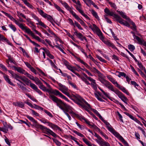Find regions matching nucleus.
<instances>
[{
    "label": "nucleus",
    "mask_w": 146,
    "mask_h": 146,
    "mask_svg": "<svg viewBox=\"0 0 146 146\" xmlns=\"http://www.w3.org/2000/svg\"><path fill=\"white\" fill-rule=\"evenodd\" d=\"M78 21L82 25L85 26L86 24L77 15L75 17Z\"/></svg>",
    "instance_id": "e433bc0d"
},
{
    "label": "nucleus",
    "mask_w": 146,
    "mask_h": 146,
    "mask_svg": "<svg viewBox=\"0 0 146 146\" xmlns=\"http://www.w3.org/2000/svg\"><path fill=\"white\" fill-rule=\"evenodd\" d=\"M116 73V75L119 77H120L121 76L126 77V74L124 72L119 71H117Z\"/></svg>",
    "instance_id": "c9c22d12"
},
{
    "label": "nucleus",
    "mask_w": 146,
    "mask_h": 146,
    "mask_svg": "<svg viewBox=\"0 0 146 146\" xmlns=\"http://www.w3.org/2000/svg\"><path fill=\"white\" fill-rule=\"evenodd\" d=\"M3 12L11 20L13 21L16 25L18 26L20 24V23L19 22L15 19L11 15H9L7 13H5L4 11H3Z\"/></svg>",
    "instance_id": "dca6fc26"
},
{
    "label": "nucleus",
    "mask_w": 146,
    "mask_h": 146,
    "mask_svg": "<svg viewBox=\"0 0 146 146\" xmlns=\"http://www.w3.org/2000/svg\"><path fill=\"white\" fill-rule=\"evenodd\" d=\"M82 119L85 121L87 124L90 126L91 128L94 127L95 126L94 124H93L92 123H91L90 122L86 119L84 117H82Z\"/></svg>",
    "instance_id": "473e14b6"
},
{
    "label": "nucleus",
    "mask_w": 146,
    "mask_h": 146,
    "mask_svg": "<svg viewBox=\"0 0 146 146\" xmlns=\"http://www.w3.org/2000/svg\"><path fill=\"white\" fill-rule=\"evenodd\" d=\"M56 92L54 94V95H56V96H58L59 97H60L61 98L64 99L67 102H69V100L68 99L66 98L65 96H64L63 95L62 93H61L59 91L57 90L56 91Z\"/></svg>",
    "instance_id": "412c9836"
},
{
    "label": "nucleus",
    "mask_w": 146,
    "mask_h": 146,
    "mask_svg": "<svg viewBox=\"0 0 146 146\" xmlns=\"http://www.w3.org/2000/svg\"><path fill=\"white\" fill-rule=\"evenodd\" d=\"M72 131L73 133H74L76 134L78 136L80 137H82L83 138L85 137V136L83 134H82L81 133L79 132H78V131H77L76 130H73Z\"/></svg>",
    "instance_id": "c03bdc74"
},
{
    "label": "nucleus",
    "mask_w": 146,
    "mask_h": 146,
    "mask_svg": "<svg viewBox=\"0 0 146 146\" xmlns=\"http://www.w3.org/2000/svg\"><path fill=\"white\" fill-rule=\"evenodd\" d=\"M125 50L128 52L129 55L133 58L135 61L136 62H137V60L136 58L134 56V55L131 53L127 49H125Z\"/></svg>",
    "instance_id": "13d9d810"
},
{
    "label": "nucleus",
    "mask_w": 146,
    "mask_h": 146,
    "mask_svg": "<svg viewBox=\"0 0 146 146\" xmlns=\"http://www.w3.org/2000/svg\"><path fill=\"white\" fill-rule=\"evenodd\" d=\"M99 80L108 89L111 90L113 87L110 82L104 78L102 75L101 74L99 76Z\"/></svg>",
    "instance_id": "0eeeda50"
},
{
    "label": "nucleus",
    "mask_w": 146,
    "mask_h": 146,
    "mask_svg": "<svg viewBox=\"0 0 146 146\" xmlns=\"http://www.w3.org/2000/svg\"><path fill=\"white\" fill-rule=\"evenodd\" d=\"M31 16L34 19L36 20L37 22L40 20L39 18L34 13H32Z\"/></svg>",
    "instance_id": "e2e57ef3"
},
{
    "label": "nucleus",
    "mask_w": 146,
    "mask_h": 146,
    "mask_svg": "<svg viewBox=\"0 0 146 146\" xmlns=\"http://www.w3.org/2000/svg\"><path fill=\"white\" fill-rule=\"evenodd\" d=\"M94 135L97 138V139H96L95 140V141L100 146H103V145L105 143L106 141L97 133H95Z\"/></svg>",
    "instance_id": "f8f14e48"
},
{
    "label": "nucleus",
    "mask_w": 146,
    "mask_h": 146,
    "mask_svg": "<svg viewBox=\"0 0 146 146\" xmlns=\"http://www.w3.org/2000/svg\"><path fill=\"white\" fill-rule=\"evenodd\" d=\"M54 6L56 9L59 12H60L62 13H64V11L62 10L61 8L57 4L54 3Z\"/></svg>",
    "instance_id": "a19ab883"
},
{
    "label": "nucleus",
    "mask_w": 146,
    "mask_h": 146,
    "mask_svg": "<svg viewBox=\"0 0 146 146\" xmlns=\"http://www.w3.org/2000/svg\"><path fill=\"white\" fill-rule=\"evenodd\" d=\"M94 73H96L98 74H101V73L95 68H91V69H90Z\"/></svg>",
    "instance_id": "69168bd1"
},
{
    "label": "nucleus",
    "mask_w": 146,
    "mask_h": 146,
    "mask_svg": "<svg viewBox=\"0 0 146 146\" xmlns=\"http://www.w3.org/2000/svg\"><path fill=\"white\" fill-rule=\"evenodd\" d=\"M9 27L14 32H15L17 30V29L15 26L11 24L8 25Z\"/></svg>",
    "instance_id": "603ef678"
},
{
    "label": "nucleus",
    "mask_w": 146,
    "mask_h": 146,
    "mask_svg": "<svg viewBox=\"0 0 146 146\" xmlns=\"http://www.w3.org/2000/svg\"><path fill=\"white\" fill-rule=\"evenodd\" d=\"M26 117L30 121L34 123V125L35 126L37 127L40 128L41 130L43 133L47 134H49L55 137H58V136L49 128H48L42 125L37 124V121L33 117L28 115H26Z\"/></svg>",
    "instance_id": "f03ea898"
},
{
    "label": "nucleus",
    "mask_w": 146,
    "mask_h": 146,
    "mask_svg": "<svg viewBox=\"0 0 146 146\" xmlns=\"http://www.w3.org/2000/svg\"><path fill=\"white\" fill-rule=\"evenodd\" d=\"M99 131L100 133L101 134V135H102L103 137H104L105 139H108V136L106 134L104 133L102 131H101L100 130V129H99Z\"/></svg>",
    "instance_id": "6e6d98bb"
},
{
    "label": "nucleus",
    "mask_w": 146,
    "mask_h": 146,
    "mask_svg": "<svg viewBox=\"0 0 146 146\" xmlns=\"http://www.w3.org/2000/svg\"><path fill=\"white\" fill-rule=\"evenodd\" d=\"M129 22L133 25V27H131V28L133 31L135 30L136 29V27L135 23L131 20H130Z\"/></svg>",
    "instance_id": "8fccbe9b"
},
{
    "label": "nucleus",
    "mask_w": 146,
    "mask_h": 146,
    "mask_svg": "<svg viewBox=\"0 0 146 146\" xmlns=\"http://www.w3.org/2000/svg\"><path fill=\"white\" fill-rule=\"evenodd\" d=\"M82 80L84 81L86 84L87 85H90V84L89 82L83 76H81L80 75V77H79Z\"/></svg>",
    "instance_id": "864d4df0"
},
{
    "label": "nucleus",
    "mask_w": 146,
    "mask_h": 146,
    "mask_svg": "<svg viewBox=\"0 0 146 146\" xmlns=\"http://www.w3.org/2000/svg\"><path fill=\"white\" fill-rule=\"evenodd\" d=\"M3 77L5 80L10 85L13 86H15L14 84L11 81L10 79L7 75L4 74Z\"/></svg>",
    "instance_id": "a878e982"
},
{
    "label": "nucleus",
    "mask_w": 146,
    "mask_h": 146,
    "mask_svg": "<svg viewBox=\"0 0 146 146\" xmlns=\"http://www.w3.org/2000/svg\"><path fill=\"white\" fill-rule=\"evenodd\" d=\"M131 33L133 35V37L134 39L137 40L138 43L141 45H143L145 46V48L146 47V43L143 40L141 39L138 36L135 35L133 32L131 31Z\"/></svg>",
    "instance_id": "ddd939ff"
},
{
    "label": "nucleus",
    "mask_w": 146,
    "mask_h": 146,
    "mask_svg": "<svg viewBox=\"0 0 146 146\" xmlns=\"http://www.w3.org/2000/svg\"><path fill=\"white\" fill-rule=\"evenodd\" d=\"M68 69L70 70L72 72L75 74L78 77H80V75L78 73H76L74 70V67L70 65L67 67Z\"/></svg>",
    "instance_id": "c756f323"
},
{
    "label": "nucleus",
    "mask_w": 146,
    "mask_h": 146,
    "mask_svg": "<svg viewBox=\"0 0 146 146\" xmlns=\"http://www.w3.org/2000/svg\"><path fill=\"white\" fill-rule=\"evenodd\" d=\"M75 7L76 9L80 13L83 11L82 10V5H76L75 6Z\"/></svg>",
    "instance_id": "a18cd8bd"
},
{
    "label": "nucleus",
    "mask_w": 146,
    "mask_h": 146,
    "mask_svg": "<svg viewBox=\"0 0 146 146\" xmlns=\"http://www.w3.org/2000/svg\"><path fill=\"white\" fill-rule=\"evenodd\" d=\"M38 23H36L37 25H39L44 28H46L47 26L43 23L41 20L40 19L38 21Z\"/></svg>",
    "instance_id": "ea45409f"
},
{
    "label": "nucleus",
    "mask_w": 146,
    "mask_h": 146,
    "mask_svg": "<svg viewBox=\"0 0 146 146\" xmlns=\"http://www.w3.org/2000/svg\"><path fill=\"white\" fill-rule=\"evenodd\" d=\"M17 15L19 18H20V17H22L25 19H26L25 16L19 11H17Z\"/></svg>",
    "instance_id": "5fc2aeb1"
},
{
    "label": "nucleus",
    "mask_w": 146,
    "mask_h": 146,
    "mask_svg": "<svg viewBox=\"0 0 146 146\" xmlns=\"http://www.w3.org/2000/svg\"><path fill=\"white\" fill-rule=\"evenodd\" d=\"M94 95L95 97L98 99V100L102 102L104 101V100L101 98H100L97 94L95 93Z\"/></svg>",
    "instance_id": "680f3d73"
},
{
    "label": "nucleus",
    "mask_w": 146,
    "mask_h": 146,
    "mask_svg": "<svg viewBox=\"0 0 146 146\" xmlns=\"http://www.w3.org/2000/svg\"><path fill=\"white\" fill-rule=\"evenodd\" d=\"M82 140L88 146H92L90 142L88 141L85 137L83 138Z\"/></svg>",
    "instance_id": "37998d69"
},
{
    "label": "nucleus",
    "mask_w": 146,
    "mask_h": 146,
    "mask_svg": "<svg viewBox=\"0 0 146 146\" xmlns=\"http://www.w3.org/2000/svg\"><path fill=\"white\" fill-rule=\"evenodd\" d=\"M36 9L39 14L41 16L45 19H46L48 21H50L51 23H52L53 19L50 15L46 13L42 10L38 8H37Z\"/></svg>",
    "instance_id": "6e6552de"
},
{
    "label": "nucleus",
    "mask_w": 146,
    "mask_h": 146,
    "mask_svg": "<svg viewBox=\"0 0 146 146\" xmlns=\"http://www.w3.org/2000/svg\"><path fill=\"white\" fill-rule=\"evenodd\" d=\"M34 86H33L32 89L36 91L40 95H42L43 94L42 92L38 88L37 86L36 85Z\"/></svg>",
    "instance_id": "f704fd0d"
},
{
    "label": "nucleus",
    "mask_w": 146,
    "mask_h": 146,
    "mask_svg": "<svg viewBox=\"0 0 146 146\" xmlns=\"http://www.w3.org/2000/svg\"><path fill=\"white\" fill-rule=\"evenodd\" d=\"M128 48L131 51H133L135 49V46L132 44L128 45Z\"/></svg>",
    "instance_id": "0e129e2a"
},
{
    "label": "nucleus",
    "mask_w": 146,
    "mask_h": 146,
    "mask_svg": "<svg viewBox=\"0 0 146 146\" xmlns=\"http://www.w3.org/2000/svg\"><path fill=\"white\" fill-rule=\"evenodd\" d=\"M13 67L15 70L17 71L18 72L24 75L25 74L26 72L25 70L21 68V67H17L15 66H13Z\"/></svg>",
    "instance_id": "4be33fe9"
},
{
    "label": "nucleus",
    "mask_w": 146,
    "mask_h": 146,
    "mask_svg": "<svg viewBox=\"0 0 146 146\" xmlns=\"http://www.w3.org/2000/svg\"><path fill=\"white\" fill-rule=\"evenodd\" d=\"M73 8L72 7H70L69 6L66 9L68 11L70 12V13L73 16L75 17L77 15L76 14V13L72 10V9Z\"/></svg>",
    "instance_id": "2f4dec72"
},
{
    "label": "nucleus",
    "mask_w": 146,
    "mask_h": 146,
    "mask_svg": "<svg viewBox=\"0 0 146 146\" xmlns=\"http://www.w3.org/2000/svg\"><path fill=\"white\" fill-rule=\"evenodd\" d=\"M42 49L45 52L46 55L50 59H53L54 58V56L51 54L50 51L46 48H43Z\"/></svg>",
    "instance_id": "b1692460"
},
{
    "label": "nucleus",
    "mask_w": 146,
    "mask_h": 146,
    "mask_svg": "<svg viewBox=\"0 0 146 146\" xmlns=\"http://www.w3.org/2000/svg\"><path fill=\"white\" fill-rule=\"evenodd\" d=\"M117 87L119 89L121 90L122 92L126 94L127 95H129V93L128 91L126 90L125 88L123 86H120L119 84H118V86L117 85Z\"/></svg>",
    "instance_id": "bb28decb"
},
{
    "label": "nucleus",
    "mask_w": 146,
    "mask_h": 146,
    "mask_svg": "<svg viewBox=\"0 0 146 146\" xmlns=\"http://www.w3.org/2000/svg\"><path fill=\"white\" fill-rule=\"evenodd\" d=\"M90 27L94 32L96 33L100 37V40L105 44L109 47H111L113 49L117 50L119 52H120L113 44L111 43L110 41L106 40L104 39L101 31L96 25L93 24L92 26L91 25L90 26Z\"/></svg>",
    "instance_id": "f257e3e1"
},
{
    "label": "nucleus",
    "mask_w": 146,
    "mask_h": 146,
    "mask_svg": "<svg viewBox=\"0 0 146 146\" xmlns=\"http://www.w3.org/2000/svg\"><path fill=\"white\" fill-rule=\"evenodd\" d=\"M52 139L53 140V141L56 144V145L59 146H60L61 145V143L59 141H58L56 139L54 138H52Z\"/></svg>",
    "instance_id": "338daca9"
},
{
    "label": "nucleus",
    "mask_w": 146,
    "mask_h": 146,
    "mask_svg": "<svg viewBox=\"0 0 146 146\" xmlns=\"http://www.w3.org/2000/svg\"><path fill=\"white\" fill-rule=\"evenodd\" d=\"M115 103L117 104L120 105L121 106L122 109H123L125 111H127V110L125 108L124 106L121 104L120 102H119L118 100H115Z\"/></svg>",
    "instance_id": "09e8293b"
},
{
    "label": "nucleus",
    "mask_w": 146,
    "mask_h": 146,
    "mask_svg": "<svg viewBox=\"0 0 146 146\" xmlns=\"http://www.w3.org/2000/svg\"><path fill=\"white\" fill-rule=\"evenodd\" d=\"M72 108L71 107V109H68L67 110H66V109L64 110V111H63L64 113L67 116L69 120H71V117L70 116V115H69V114L67 113V112H68V110H72Z\"/></svg>",
    "instance_id": "de8ad7c7"
},
{
    "label": "nucleus",
    "mask_w": 146,
    "mask_h": 146,
    "mask_svg": "<svg viewBox=\"0 0 146 146\" xmlns=\"http://www.w3.org/2000/svg\"><path fill=\"white\" fill-rule=\"evenodd\" d=\"M33 81L35 82V83L38 85L40 86V84L42 83L39 79L37 77H35L33 80Z\"/></svg>",
    "instance_id": "4c0bfd02"
},
{
    "label": "nucleus",
    "mask_w": 146,
    "mask_h": 146,
    "mask_svg": "<svg viewBox=\"0 0 146 146\" xmlns=\"http://www.w3.org/2000/svg\"><path fill=\"white\" fill-rule=\"evenodd\" d=\"M104 12L108 15L110 16H113L116 19V21L121 24L127 27H130V25L127 22L124 21L119 15L115 14L114 13L110 11L108 9L106 8L104 9Z\"/></svg>",
    "instance_id": "39448f33"
},
{
    "label": "nucleus",
    "mask_w": 146,
    "mask_h": 146,
    "mask_svg": "<svg viewBox=\"0 0 146 146\" xmlns=\"http://www.w3.org/2000/svg\"><path fill=\"white\" fill-rule=\"evenodd\" d=\"M49 126L51 127L52 129L54 130H60V128L58 127L57 125L53 124L52 123L50 122L49 123Z\"/></svg>",
    "instance_id": "c85d7f7f"
},
{
    "label": "nucleus",
    "mask_w": 146,
    "mask_h": 146,
    "mask_svg": "<svg viewBox=\"0 0 146 146\" xmlns=\"http://www.w3.org/2000/svg\"><path fill=\"white\" fill-rule=\"evenodd\" d=\"M73 8L72 7H70L69 6L66 9L68 11L70 12V13L73 16L75 17L77 15L76 14V13L72 10V9Z\"/></svg>",
    "instance_id": "7c9ffc66"
},
{
    "label": "nucleus",
    "mask_w": 146,
    "mask_h": 146,
    "mask_svg": "<svg viewBox=\"0 0 146 146\" xmlns=\"http://www.w3.org/2000/svg\"><path fill=\"white\" fill-rule=\"evenodd\" d=\"M34 86H33L32 89L36 91L40 95H42L43 94L42 92L38 88L37 86L36 85Z\"/></svg>",
    "instance_id": "72a5a7b5"
},
{
    "label": "nucleus",
    "mask_w": 146,
    "mask_h": 146,
    "mask_svg": "<svg viewBox=\"0 0 146 146\" xmlns=\"http://www.w3.org/2000/svg\"><path fill=\"white\" fill-rule=\"evenodd\" d=\"M3 124L4 127H0V131L7 133L8 131V128L11 130H12L13 129V127L10 124H7L6 122H4L3 123Z\"/></svg>",
    "instance_id": "9d476101"
},
{
    "label": "nucleus",
    "mask_w": 146,
    "mask_h": 146,
    "mask_svg": "<svg viewBox=\"0 0 146 146\" xmlns=\"http://www.w3.org/2000/svg\"><path fill=\"white\" fill-rule=\"evenodd\" d=\"M73 98H71L74 102L80 107L84 108L87 111L88 109L90 108V105L80 95L76 94L73 96Z\"/></svg>",
    "instance_id": "7ed1b4c3"
},
{
    "label": "nucleus",
    "mask_w": 146,
    "mask_h": 146,
    "mask_svg": "<svg viewBox=\"0 0 146 146\" xmlns=\"http://www.w3.org/2000/svg\"><path fill=\"white\" fill-rule=\"evenodd\" d=\"M60 3L66 9L69 6L68 4L64 1H61Z\"/></svg>",
    "instance_id": "774afa93"
},
{
    "label": "nucleus",
    "mask_w": 146,
    "mask_h": 146,
    "mask_svg": "<svg viewBox=\"0 0 146 146\" xmlns=\"http://www.w3.org/2000/svg\"><path fill=\"white\" fill-rule=\"evenodd\" d=\"M22 81L24 82L28 86H30L32 89L33 86H34L35 85V84L31 83L30 80L25 76L23 77Z\"/></svg>",
    "instance_id": "4468645a"
},
{
    "label": "nucleus",
    "mask_w": 146,
    "mask_h": 146,
    "mask_svg": "<svg viewBox=\"0 0 146 146\" xmlns=\"http://www.w3.org/2000/svg\"><path fill=\"white\" fill-rule=\"evenodd\" d=\"M138 62L137 64L139 66V67L142 70H143L145 71V72L146 73V71L145 70V67H143L142 64L141 62H139V61H137Z\"/></svg>",
    "instance_id": "3c124183"
},
{
    "label": "nucleus",
    "mask_w": 146,
    "mask_h": 146,
    "mask_svg": "<svg viewBox=\"0 0 146 146\" xmlns=\"http://www.w3.org/2000/svg\"><path fill=\"white\" fill-rule=\"evenodd\" d=\"M117 12L122 17V18L126 20L127 21H129L131 19L129 18L125 14L121 11L117 10Z\"/></svg>",
    "instance_id": "a211bd4d"
},
{
    "label": "nucleus",
    "mask_w": 146,
    "mask_h": 146,
    "mask_svg": "<svg viewBox=\"0 0 146 146\" xmlns=\"http://www.w3.org/2000/svg\"><path fill=\"white\" fill-rule=\"evenodd\" d=\"M110 90L114 92L118 97L125 104H128L127 102L128 101V99L120 91L117 90H115L113 87Z\"/></svg>",
    "instance_id": "423d86ee"
},
{
    "label": "nucleus",
    "mask_w": 146,
    "mask_h": 146,
    "mask_svg": "<svg viewBox=\"0 0 146 146\" xmlns=\"http://www.w3.org/2000/svg\"><path fill=\"white\" fill-rule=\"evenodd\" d=\"M25 75L27 76V77L29 78L31 80H33L34 78H35L33 76L30 74L28 73L27 72L25 73Z\"/></svg>",
    "instance_id": "4d7b16f0"
},
{
    "label": "nucleus",
    "mask_w": 146,
    "mask_h": 146,
    "mask_svg": "<svg viewBox=\"0 0 146 146\" xmlns=\"http://www.w3.org/2000/svg\"><path fill=\"white\" fill-rule=\"evenodd\" d=\"M99 89L102 91V92L103 93V94L107 98H108L110 100H111V97H110L109 94L108 93L105 92L103 90H102L101 88H98Z\"/></svg>",
    "instance_id": "49530a36"
},
{
    "label": "nucleus",
    "mask_w": 146,
    "mask_h": 146,
    "mask_svg": "<svg viewBox=\"0 0 146 146\" xmlns=\"http://www.w3.org/2000/svg\"><path fill=\"white\" fill-rule=\"evenodd\" d=\"M24 3L28 7L31 9H33L34 8V7L33 5L30 4L29 2H28L27 1L25 2H24Z\"/></svg>",
    "instance_id": "052dcab7"
},
{
    "label": "nucleus",
    "mask_w": 146,
    "mask_h": 146,
    "mask_svg": "<svg viewBox=\"0 0 146 146\" xmlns=\"http://www.w3.org/2000/svg\"><path fill=\"white\" fill-rule=\"evenodd\" d=\"M85 3L88 7L91 5L93 2L92 0H83Z\"/></svg>",
    "instance_id": "79ce46f5"
},
{
    "label": "nucleus",
    "mask_w": 146,
    "mask_h": 146,
    "mask_svg": "<svg viewBox=\"0 0 146 146\" xmlns=\"http://www.w3.org/2000/svg\"><path fill=\"white\" fill-rule=\"evenodd\" d=\"M24 76H19L16 73H15L12 77L19 81L20 83L25 85L23 82L20 80H22Z\"/></svg>",
    "instance_id": "2eb2a0df"
},
{
    "label": "nucleus",
    "mask_w": 146,
    "mask_h": 146,
    "mask_svg": "<svg viewBox=\"0 0 146 146\" xmlns=\"http://www.w3.org/2000/svg\"><path fill=\"white\" fill-rule=\"evenodd\" d=\"M57 84L59 86L58 89L61 91L62 93L65 91H68V89L65 86L62 85L59 82H57Z\"/></svg>",
    "instance_id": "f3484780"
},
{
    "label": "nucleus",
    "mask_w": 146,
    "mask_h": 146,
    "mask_svg": "<svg viewBox=\"0 0 146 146\" xmlns=\"http://www.w3.org/2000/svg\"><path fill=\"white\" fill-rule=\"evenodd\" d=\"M116 137L120 140L123 137L120 134L117 132L113 128L110 131Z\"/></svg>",
    "instance_id": "6ab92c4d"
},
{
    "label": "nucleus",
    "mask_w": 146,
    "mask_h": 146,
    "mask_svg": "<svg viewBox=\"0 0 146 146\" xmlns=\"http://www.w3.org/2000/svg\"><path fill=\"white\" fill-rule=\"evenodd\" d=\"M14 1L23 8L25 9V6H24L22 4L20 3L19 0H14Z\"/></svg>",
    "instance_id": "bf43d9fd"
},
{
    "label": "nucleus",
    "mask_w": 146,
    "mask_h": 146,
    "mask_svg": "<svg viewBox=\"0 0 146 146\" xmlns=\"http://www.w3.org/2000/svg\"><path fill=\"white\" fill-rule=\"evenodd\" d=\"M102 120L103 122L106 125L107 128L110 131L113 129L109 123L106 120H105L104 119H103Z\"/></svg>",
    "instance_id": "393cba45"
},
{
    "label": "nucleus",
    "mask_w": 146,
    "mask_h": 146,
    "mask_svg": "<svg viewBox=\"0 0 146 146\" xmlns=\"http://www.w3.org/2000/svg\"><path fill=\"white\" fill-rule=\"evenodd\" d=\"M91 12L92 15L98 20H100V18L97 13L94 10H92Z\"/></svg>",
    "instance_id": "58836bf2"
},
{
    "label": "nucleus",
    "mask_w": 146,
    "mask_h": 146,
    "mask_svg": "<svg viewBox=\"0 0 146 146\" xmlns=\"http://www.w3.org/2000/svg\"><path fill=\"white\" fill-rule=\"evenodd\" d=\"M116 137L120 140L123 137L120 134L117 132L113 128L110 131Z\"/></svg>",
    "instance_id": "aec40b11"
},
{
    "label": "nucleus",
    "mask_w": 146,
    "mask_h": 146,
    "mask_svg": "<svg viewBox=\"0 0 146 146\" xmlns=\"http://www.w3.org/2000/svg\"><path fill=\"white\" fill-rule=\"evenodd\" d=\"M39 86V88L40 89L42 90L44 92H48L49 94V95L50 94H51L54 95L56 92V91L57 90L56 89L52 90V88L47 89L42 83Z\"/></svg>",
    "instance_id": "1a4fd4ad"
},
{
    "label": "nucleus",
    "mask_w": 146,
    "mask_h": 146,
    "mask_svg": "<svg viewBox=\"0 0 146 146\" xmlns=\"http://www.w3.org/2000/svg\"><path fill=\"white\" fill-rule=\"evenodd\" d=\"M13 104L15 106H19L20 108H23L24 107V104L22 102H17L13 103Z\"/></svg>",
    "instance_id": "cd10ccee"
},
{
    "label": "nucleus",
    "mask_w": 146,
    "mask_h": 146,
    "mask_svg": "<svg viewBox=\"0 0 146 146\" xmlns=\"http://www.w3.org/2000/svg\"><path fill=\"white\" fill-rule=\"evenodd\" d=\"M50 99L56 104V105L63 111L65 110L71 109V107L64 103L61 100L52 94H50L49 96Z\"/></svg>",
    "instance_id": "20e7f679"
},
{
    "label": "nucleus",
    "mask_w": 146,
    "mask_h": 146,
    "mask_svg": "<svg viewBox=\"0 0 146 146\" xmlns=\"http://www.w3.org/2000/svg\"><path fill=\"white\" fill-rule=\"evenodd\" d=\"M107 78L109 80L116 86H117V85L118 86L119 84L117 83V82L115 80V79L111 77V76H107Z\"/></svg>",
    "instance_id": "5701e85b"
},
{
    "label": "nucleus",
    "mask_w": 146,
    "mask_h": 146,
    "mask_svg": "<svg viewBox=\"0 0 146 146\" xmlns=\"http://www.w3.org/2000/svg\"><path fill=\"white\" fill-rule=\"evenodd\" d=\"M18 26L23 31L29 34H30L32 36L33 35L31 30L27 27L25 26L24 24L20 23Z\"/></svg>",
    "instance_id": "9b49d317"
}]
</instances>
